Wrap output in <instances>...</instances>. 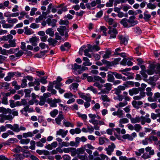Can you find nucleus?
Instances as JSON below:
<instances>
[{
	"label": "nucleus",
	"mask_w": 160,
	"mask_h": 160,
	"mask_svg": "<svg viewBox=\"0 0 160 160\" xmlns=\"http://www.w3.org/2000/svg\"><path fill=\"white\" fill-rule=\"evenodd\" d=\"M135 17L132 16L129 19L124 18L121 20L120 23L124 28H129L137 24L138 22L135 20Z\"/></svg>",
	"instance_id": "obj_1"
},
{
	"label": "nucleus",
	"mask_w": 160,
	"mask_h": 160,
	"mask_svg": "<svg viewBox=\"0 0 160 160\" xmlns=\"http://www.w3.org/2000/svg\"><path fill=\"white\" fill-rule=\"evenodd\" d=\"M8 128L14 132H18L21 131H25L26 128L23 126H19L18 124H14L13 125L9 124Z\"/></svg>",
	"instance_id": "obj_2"
},
{
	"label": "nucleus",
	"mask_w": 160,
	"mask_h": 160,
	"mask_svg": "<svg viewBox=\"0 0 160 160\" xmlns=\"http://www.w3.org/2000/svg\"><path fill=\"white\" fill-rule=\"evenodd\" d=\"M87 81L89 82H95L96 81H99L102 83H104L105 80L103 79L102 78L98 76L95 75L93 77L89 76L87 77Z\"/></svg>",
	"instance_id": "obj_3"
},
{
	"label": "nucleus",
	"mask_w": 160,
	"mask_h": 160,
	"mask_svg": "<svg viewBox=\"0 0 160 160\" xmlns=\"http://www.w3.org/2000/svg\"><path fill=\"white\" fill-rule=\"evenodd\" d=\"M109 30L108 33L110 35V39L114 38L116 37L118 32L115 28H112L111 26L108 27Z\"/></svg>",
	"instance_id": "obj_4"
},
{
	"label": "nucleus",
	"mask_w": 160,
	"mask_h": 160,
	"mask_svg": "<svg viewBox=\"0 0 160 160\" xmlns=\"http://www.w3.org/2000/svg\"><path fill=\"white\" fill-rule=\"evenodd\" d=\"M92 122V123L94 125V129L96 130H100V127L98 126V125H102L105 124V123L103 120H94Z\"/></svg>",
	"instance_id": "obj_5"
},
{
	"label": "nucleus",
	"mask_w": 160,
	"mask_h": 160,
	"mask_svg": "<svg viewBox=\"0 0 160 160\" xmlns=\"http://www.w3.org/2000/svg\"><path fill=\"white\" fill-rule=\"evenodd\" d=\"M101 3L100 0H96V1H93L90 3H88L85 5L87 8L91 9L92 8L96 6L97 4H100Z\"/></svg>",
	"instance_id": "obj_6"
},
{
	"label": "nucleus",
	"mask_w": 160,
	"mask_h": 160,
	"mask_svg": "<svg viewBox=\"0 0 160 160\" xmlns=\"http://www.w3.org/2000/svg\"><path fill=\"white\" fill-rule=\"evenodd\" d=\"M112 84L109 83H107L104 85L105 89L101 90V92L102 93H108L112 88Z\"/></svg>",
	"instance_id": "obj_7"
},
{
	"label": "nucleus",
	"mask_w": 160,
	"mask_h": 160,
	"mask_svg": "<svg viewBox=\"0 0 160 160\" xmlns=\"http://www.w3.org/2000/svg\"><path fill=\"white\" fill-rule=\"evenodd\" d=\"M115 148V146L113 143H112L110 145H109L108 148H105V150L107 151V153L109 155H111L114 149Z\"/></svg>",
	"instance_id": "obj_8"
},
{
	"label": "nucleus",
	"mask_w": 160,
	"mask_h": 160,
	"mask_svg": "<svg viewBox=\"0 0 160 160\" xmlns=\"http://www.w3.org/2000/svg\"><path fill=\"white\" fill-rule=\"evenodd\" d=\"M142 91V89L141 87L138 88H133L129 90V95L131 96H133L134 94H138L140 91Z\"/></svg>",
	"instance_id": "obj_9"
},
{
	"label": "nucleus",
	"mask_w": 160,
	"mask_h": 160,
	"mask_svg": "<svg viewBox=\"0 0 160 160\" xmlns=\"http://www.w3.org/2000/svg\"><path fill=\"white\" fill-rule=\"evenodd\" d=\"M68 131L67 130L60 129L56 132V135L61 136L62 138H65L67 134Z\"/></svg>",
	"instance_id": "obj_10"
},
{
	"label": "nucleus",
	"mask_w": 160,
	"mask_h": 160,
	"mask_svg": "<svg viewBox=\"0 0 160 160\" xmlns=\"http://www.w3.org/2000/svg\"><path fill=\"white\" fill-rule=\"evenodd\" d=\"M57 21V20L55 19H51L50 18H48L46 20V22L48 25L51 26L52 28L56 26Z\"/></svg>",
	"instance_id": "obj_11"
},
{
	"label": "nucleus",
	"mask_w": 160,
	"mask_h": 160,
	"mask_svg": "<svg viewBox=\"0 0 160 160\" xmlns=\"http://www.w3.org/2000/svg\"><path fill=\"white\" fill-rule=\"evenodd\" d=\"M87 95H85L83 93H81L79 94L80 97L85 100L88 102H90L91 99V97L90 94H87Z\"/></svg>",
	"instance_id": "obj_12"
},
{
	"label": "nucleus",
	"mask_w": 160,
	"mask_h": 160,
	"mask_svg": "<svg viewBox=\"0 0 160 160\" xmlns=\"http://www.w3.org/2000/svg\"><path fill=\"white\" fill-rule=\"evenodd\" d=\"M119 39L120 40L121 44L126 45L128 43V37H125L122 35L118 36Z\"/></svg>",
	"instance_id": "obj_13"
},
{
	"label": "nucleus",
	"mask_w": 160,
	"mask_h": 160,
	"mask_svg": "<svg viewBox=\"0 0 160 160\" xmlns=\"http://www.w3.org/2000/svg\"><path fill=\"white\" fill-rule=\"evenodd\" d=\"M53 82H49V85L48 86L47 90L49 92H50L52 94H55L57 93V91L53 89Z\"/></svg>",
	"instance_id": "obj_14"
},
{
	"label": "nucleus",
	"mask_w": 160,
	"mask_h": 160,
	"mask_svg": "<svg viewBox=\"0 0 160 160\" xmlns=\"http://www.w3.org/2000/svg\"><path fill=\"white\" fill-rule=\"evenodd\" d=\"M132 103L134 108L138 109L139 108V106L143 104V102L142 101H140L133 100L132 101Z\"/></svg>",
	"instance_id": "obj_15"
},
{
	"label": "nucleus",
	"mask_w": 160,
	"mask_h": 160,
	"mask_svg": "<svg viewBox=\"0 0 160 160\" xmlns=\"http://www.w3.org/2000/svg\"><path fill=\"white\" fill-rule=\"evenodd\" d=\"M88 116L90 118V120L89 121V122L92 123V121H93L94 120H96L95 119L96 118H97L99 120H100L101 119V117L98 115H96L95 114H88Z\"/></svg>",
	"instance_id": "obj_16"
},
{
	"label": "nucleus",
	"mask_w": 160,
	"mask_h": 160,
	"mask_svg": "<svg viewBox=\"0 0 160 160\" xmlns=\"http://www.w3.org/2000/svg\"><path fill=\"white\" fill-rule=\"evenodd\" d=\"M11 112L12 110L10 108H6L3 107H0V113H2L3 114H6L7 113L11 114Z\"/></svg>",
	"instance_id": "obj_17"
},
{
	"label": "nucleus",
	"mask_w": 160,
	"mask_h": 160,
	"mask_svg": "<svg viewBox=\"0 0 160 160\" xmlns=\"http://www.w3.org/2000/svg\"><path fill=\"white\" fill-rule=\"evenodd\" d=\"M39 41V39L36 37H33L29 39V41L32 45L35 46L37 45V42Z\"/></svg>",
	"instance_id": "obj_18"
},
{
	"label": "nucleus",
	"mask_w": 160,
	"mask_h": 160,
	"mask_svg": "<svg viewBox=\"0 0 160 160\" xmlns=\"http://www.w3.org/2000/svg\"><path fill=\"white\" fill-rule=\"evenodd\" d=\"M143 19L146 21L148 22L150 20L151 15L148 11H145L144 12Z\"/></svg>",
	"instance_id": "obj_19"
},
{
	"label": "nucleus",
	"mask_w": 160,
	"mask_h": 160,
	"mask_svg": "<svg viewBox=\"0 0 160 160\" xmlns=\"http://www.w3.org/2000/svg\"><path fill=\"white\" fill-rule=\"evenodd\" d=\"M64 119L63 115L62 114L59 113L58 117L55 118L56 123L58 125H60L61 121Z\"/></svg>",
	"instance_id": "obj_20"
},
{
	"label": "nucleus",
	"mask_w": 160,
	"mask_h": 160,
	"mask_svg": "<svg viewBox=\"0 0 160 160\" xmlns=\"http://www.w3.org/2000/svg\"><path fill=\"white\" fill-rule=\"evenodd\" d=\"M112 72H108L107 76V80L110 82H112L114 80V78L113 76V74L112 73Z\"/></svg>",
	"instance_id": "obj_21"
},
{
	"label": "nucleus",
	"mask_w": 160,
	"mask_h": 160,
	"mask_svg": "<svg viewBox=\"0 0 160 160\" xmlns=\"http://www.w3.org/2000/svg\"><path fill=\"white\" fill-rule=\"evenodd\" d=\"M78 84L77 83H73L71 84L70 86V89L71 90H73V92H75L78 90Z\"/></svg>",
	"instance_id": "obj_22"
},
{
	"label": "nucleus",
	"mask_w": 160,
	"mask_h": 160,
	"mask_svg": "<svg viewBox=\"0 0 160 160\" xmlns=\"http://www.w3.org/2000/svg\"><path fill=\"white\" fill-rule=\"evenodd\" d=\"M141 124L142 125H144L145 122L150 123L151 122V120L149 118L143 116H141Z\"/></svg>",
	"instance_id": "obj_23"
},
{
	"label": "nucleus",
	"mask_w": 160,
	"mask_h": 160,
	"mask_svg": "<svg viewBox=\"0 0 160 160\" xmlns=\"http://www.w3.org/2000/svg\"><path fill=\"white\" fill-rule=\"evenodd\" d=\"M131 122L132 123H139L140 122H141V117L138 116L136 117L135 118H132Z\"/></svg>",
	"instance_id": "obj_24"
},
{
	"label": "nucleus",
	"mask_w": 160,
	"mask_h": 160,
	"mask_svg": "<svg viewBox=\"0 0 160 160\" xmlns=\"http://www.w3.org/2000/svg\"><path fill=\"white\" fill-rule=\"evenodd\" d=\"M13 37L11 34H8L7 36H4L1 37L2 41H7L13 38Z\"/></svg>",
	"instance_id": "obj_25"
},
{
	"label": "nucleus",
	"mask_w": 160,
	"mask_h": 160,
	"mask_svg": "<svg viewBox=\"0 0 160 160\" xmlns=\"http://www.w3.org/2000/svg\"><path fill=\"white\" fill-rule=\"evenodd\" d=\"M149 141L150 142H152V141L154 142L155 144L156 145H157L159 142V141H158V138L156 136H150L149 138Z\"/></svg>",
	"instance_id": "obj_26"
},
{
	"label": "nucleus",
	"mask_w": 160,
	"mask_h": 160,
	"mask_svg": "<svg viewBox=\"0 0 160 160\" xmlns=\"http://www.w3.org/2000/svg\"><path fill=\"white\" fill-rule=\"evenodd\" d=\"M46 33L50 37H53L54 35V31L52 28H49L47 29L45 31Z\"/></svg>",
	"instance_id": "obj_27"
},
{
	"label": "nucleus",
	"mask_w": 160,
	"mask_h": 160,
	"mask_svg": "<svg viewBox=\"0 0 160 160\" xmlns=\"http://www.w3.org/2000/svg\"><path fill=\"white\" fill-rule=\"evenodd\" d=\"M18 21V19L16 18H7V21L8 23L13 25L14 23H17Z\"/></svg>",
	"instance_id": "obj_28"
},
{
	"label": "nucleus",
	"mask_w": 160,
	"mask_h": 160,
	"mask_svg": "<svg viewBox=\"0 0 160 160\" xmlns=\"http://www.w3.org/2000/svg\"><path fill=\"white\" fill-rule=\"evenodd\" d=\"M48 41L50 45H52L53 46H54L55 44L58 42L57 41L53 39L52 38H49L48 39Z\"/></svg>",
	"instance_id": "obj_29"
},
{
	"label": "nucleus",
	"mask_w": 160,
	"mask_h": 160,
	"mask_svg": "<svg viewBox=\"0 0 160 160\" xmlns=\"http://www.w3.org/2000/svg\"><path fill=\"white\" fill-rule=\"evenodd\" d=\"M53 84L55 85V88L57 89H59L61 87L63 86L62 83L60 82H57V81H53Z\"/></svg>",
	"instance_id": "obj_30"
},
{
	"label": "nucleus",
	"mask_w": 160,
	"mask_h": 160,
	"mask_svg": "<svg viewBox=\"0 0 160 160\" xmlns=\"http://www.w3.org/2000/svg\"><path fill=\"white\" fill-rule=\"evenodd\" d=\"M127 104V102L126 101H124L123 102H119L115 106V107L117 108H122L126 106Z\"/></svg>",
	"instance_id": "obj_31"
},
{
	"label": "nucleus",
	"mask_w": 160,
	"mask_h": 160,
	"mask_svg": "<svg viewBox=\"0 0 160 160\" xmlns=\"http://www.w3.org/2000/svg\"><path fill=\"white\" fill-rule=\"evenodd\" d=\"M152 148L149 147H148L145 148L146 151L147 152H149V154L150 155H153L154 154V150H151Z\"/></svg>",
	"instance_id": "obj_32"
},
{
	"label": "nucleus",
	"mask_w": 160,
	"mask_h": 160,
	"mask_svg": "<svg viewBox=\"0 0 160 160\" xmlns=\"http://www.w3.org/2000/svg\"><path fill=\"white\" fill-rule=\"evenodd\" d=\"M122 138L124 139H128V140L131 141L133 140V138L131 136V135L128 134L124 135L122 136Z\"/></svg>",
	"instance_id": "obj_33"
},
{
	"label": "nucleus",
	"mask_w": 160,
	"mask_h": 160,
	"mask_svg": "<svg viewBox=\"0 0 160 160\" xmlns=\"http://www.w3.org/2000/svg\"><path fill=\"white\" fill-rule=\"evenodd\" d=\"M102 62L103 64H106L108 67L112 66L113 65V63L112 62H110L104 59L102 60Z\"/></svg>",
	"instance_id": "obj_34"
},
{
	"label": "nucleus",
	"mask_w": 160,
	"mask_h": 160,
	"mask_svg": "<svg viewBox=\"0 0 160 160\" xmlns=\"http://www.w3.org/2000/svg\"><path fill=\"white\" fill-rule=\"evenodd\" d=\"M16 40L15 39L10 40L8 41V42L11 47H15L16 46Z\"/></svg>",
	"instance_id": "obj_35"
},
{
	"label": "nucleus",
	"mask_w": 160,
	"mask_h": 160,
	"mask_svg": "<svg viewBox=\"0 0 160 160\" xmlns=\"http://www.w3.org/2000/svg\"><path fill=\"white\" fill-rule=\"evenodd\" d=\"M152 2H149L147 4V8L153 10L156 8V5L152 3Z\"/></svg>",
	"instance_id": "obj_36"
},
{
	"label": "nucleus",
	"mask_w": 160,
	"mask_h": 160,
	"mask_svg": "<svg viewBox=\"0 0 160 160\" xmlns=\"http://www.w3.org/2000/svg\"><path fill=\"white\" fill-rule=\"evenodd\" d=\"M70 152L71 153V155L74 156L77 154V151L75 148H71Z\"/></svg>",
	"instance_id": "obj_37"
},
{
	"label": "nucleus",
	"mask_w": 160,
	"mask_h": 160,
	"mask_svg": "<svg viewBox=\"0 0 160 160\" xmlns=\"http://www.w3.org/2000/svg\"><path fill=\"white\" fill-rule=\"evenodd\" d=\"M58 110L54 109L50 112V115L52 117L55 118L58 114Z\"/></svg>",
	"instance_id": "obj_38"
},
{
	"label": "nucleus",
	"mask_w": 160,
	"mask_h": 160,
	"mask_svg": "<svg viewBox=\"0 0 160 160\" xmlns=\"http://www.w3.org/2000/svg\"><path fill=\"white\" fill-rule=\"evenodd\" d=\"M25 29L24 33L27 35H29L31 34L32 32L30 29H28V27H25L24 28Z\"/></svg>",
	"instance_id": "obj_39"
},
{
	"label": "nucleus",
	"mask_w": 160,
	"mask_h": 160,
	"mask_svg": "<svg viewBox=\"0 0 160 160\" xmlns=\"http://www.w3.org/2000/svg\"><path fill=\"white\" fill-rule=\"evenodd\" d=\"M63 124L66 127H74V125L72 124L68 121H63Z\"/></svg>",
	"instance_id": "obj_40"
},
{
	"label": "nucleus",
	"mask_w": 160,
	"mask_h": 160,
	"mask_svg": "<svg viewBox=\"0 0 160 160\" xmlns=\"http://www.w3.org/2000/svg\"><path fill=\"white\" fill-rule=\"evenodd\" d=\"M134 129L137 132H139L142 128V127L139 124H136L134 126Z\"/></svg>",
	"instance_id": "obj_41"
},
{
	"label": "nucleus",
	"mask_w": 160,
	"mask_h": 160,
	"mask_svg": "<svg viewBox=\"0 0 160 160\" xmlns=\"http://www.w3.org/2000/svg\"><path fill=\"white\" fill-rule=\"evenodd\" d=\"M146 72L148 75H152L155 72V68L154 67H152L149 69L147 70Z\"/></svg>",
	"instance_id": "obj_42"
},
{
	"label": "nucleus",
	"mask_w": 160,
	"mask_h": 160,
	"mask_svg": "<svg viewBox=\"0 0 160 160\" xmlns=\"http://www.w3.org/2000/svg\"><path fill=\"white\" fill-rule=\"evenodd\" d=\"M87 90H89L92 92L94 93V94H96L97 93L98 91L97 90V89L94 88L93 86H90V87H88L87 89Z\"/></svg>",
	"instance_id": "obj_43"
},
{
	"label": "nucleus",
	"mask_w": 160,
	"mask_h": 160,
	"mask_svg": "<svg viewBox=\"0 0 160 160\" xmlns=\"http://www.w3.org/2000/svg\"><path fill=\"white\" fill-rule=\"evenodd\" d=\"M33 133L31 132H28L27 133H24L22 134L23 138H27L28 137H31L33 136Z\"/></svg>",
	"instance_id": "obj_44"
},
{
	"label": "nucleus",
	"mask_w": 160,
	"mask_h": 160,
	"mask_svg": "<svg viewBox=\"0 0 160 160\" xmlns=\"http://www.w3.org/2000/svg\"><path fill=\"white\" fill-rule=\"evenodd\" d=\"M78 116L79 117L81 118L84 121H85L86 120L87 118V116L85 114H82L80 113L79 112H78L77 113Z\"/></svg>",
	"instance_id": "obj_45"
},
{
	"label": "nucleus",
	"mask_w": 160,
	"mask_h": 160,
	"mask_svg": "<svg viewBox=\"0 0 160 160\" xmlns=\"http://www.w3.org/2000/svg\"><path fill=\"white\" fill-rule=\"evenodd\" d=\"M47 76H44L42 77L40 79L39 82L43 84H46L48 82V81L46 80L47 79Z\"/></svg>",
	"instance_id": "obj_46"
},
{
	"label": "nucleus",
	"mask_w": 160,
	"mask_h": 160,
	"mask_svg": "<svg viewBox=\"0 0 160 160\" xmlns=\"http://www.w3.org/2000/svg\"><path fill=\"white\" fill-rule=\"evenodd\" d=\"M152 89L150 87H148L146 88V91H147L146 94L147 96L149 97H152V93L151 92Z\"/></svg>",
	"instance_id": "obj_47"
},
{
	"label": "nucleus",
	"mask_w": 160,
	"mask_h": 160,
	"mask_svg": "<svg viewBox=\"0 0 160 160\" xmlns=\"http://www.w3.org/2000/svg\"><path fill=\"white\" fill-rule=\"evenodd\" d=\"M64 96L65 98H69L75 96V95H73L71 92H68L65 93Z\"/></svg>",
	"instance_id": "obj_48"
},
{
	"label": "nucleus",
	"mask_w": 160,
	"mask_h": 160,
	"mask_svg": "<svg viewBox=\"0 0 160 160\" xmlns=\"http://www.w3.org/2000/svg\"><path fill=\"white\" fill-rule=\"evenodd\" d=\"M158 78L157 76H154L152 77H150L149 78V80L151 83L155 82L158 79Z\"/></svg>",
	"instance_id": "obj_49"
},
{
	"label": "nucleus",
	"mask_w": 160,
	"mask_h": 160,
	"mask_svg": "<svg viewBox=\"0 0 160 160\" xmlns=\"http://www.w3.org/2000/svg\"><path fill=\"white\" fill-rule=\"evenodd\" d=\"M101 98L104 102H109L110 99L106 95H102L101 96Z\"/></svg>",
	"instance_id": "obj_50"
},
{
	"label": "nucleus",
	"mask_w": 160,
	"mask_h": 160,
	"mask_svg": "<svg viewBox=\"0 0 160 160\" xmlns=\"http://www.w3.org/2000/svg\"><path fill=\"white\" fill-rule=\"evenodd\" d=\"M129 122V120L126 118L121 119L119 121V123L125 124Z\"/></svg>",
	"instance_id": "obj_51"
},
{
	"label": "nucleus",
	"mask_w": 160,
	"mask_h": 160,
	"mask_svg": "<svg viewBox=\"0 0 160 160\" xmlns=\"http://www.w3.org/2000/svg\"><path fill=\"white\" fill-rule=\"evenodd\" d=\"M144 152V148H141L138 150V151L135 152L136 154L138 156H140Z\"/></svg>",
	"instance_id": "obj_52"
},
{
	"label": "nucleus",
	"mask_w": 160,
	"mask_h": 160,
	"mask_svg": "<svg viewBox=\"0 0 160 160\" xmlns=\"http://www.w3.org/2000/svg\"><path fill=\"white\" fill-rule=\"evenodd\" d=\"M0 53L1 54L4 55H8L7 54V50L4 49H2L1 47H0Z\"/></svg>",
	"instance_id": "obj_53"
},
{
	"label": "nucleus",
	"mask_w": 160,
	"mask_h": 160,
	"mask_svg": "<svg viewBox=\"0 0 160 160\" xmlns=\"http://www.w3.org/2000/svg\"><path fill=\"white\" fill-rule=\"evenodd\" d=\"M87 129L88 130V132L91 134L93 132L94 128V127H93L92 126H88L87 127Z\"/></svg>",
	"instance_id": "obj_54"
},
{
	"label": "nucleus",
	"mask_w": 160,
	"mask_h": 160,
	"mask_svg": "<svg viewBox=\"0 0 160 160\" xmlns=\"http://www.w3.org/2000/svg\"><path fill=\"white\" fill-rule=\"evenodd\" d=\"M39 46L42 49H43L47 47V49H48L49 47L48 45H46V44L44 42H41L39 44Z\"/></svg>",
	"instance_id": "obj_55"
},
{
	"label": "nucleus",
	"mask_w": 160,
	"mask_h": 160,
	"mask_svg": "<svg viewBox=\"0 0 160 160\" xmlns=\"http://www.w3.org/2000/svg\"><path fill=\"white\" fill-rule=\"evenodd\" d=\"M27 80L25 78L23 79L22 80V83L21 84V87L22 88H24L27 86Z\"/></svg>",
	"instance_id": "obj_56"
},
{
	"label": "nucleus",
	"mask_w": 160,
	"mask_h": 160,
	"mask_svg": "<svg viewBox=\"0 0 160 160\" xmlns=\"http://www.w3.org/2000/svg\"><path fill=\"white\" fill-rule=\"evenodd\" d=\"M30 143L31 144V146L29 147V148L32 150H34L35 147V141H31L30 142Z\"/></svg>",
	"instance_id": "obj_57"
},
{
	"label": "nucleus",
	"mask_w": 160,
	"mask_h": 160,
	"mask_svg": "<svg viewBox=\"0 0 160 160\" xmlns=\"http://www.w3.org/2000/svg\"><path fill=\"white\" fill-rule=\"evenodd\" d=\"M59 22L60 25H68L69 23L68 21L67 20H63L62 19L60 20Z\"/></svg>",
	"instance_id": "obj_58"
},
{
	"label": "nucleus",
	"mask_w": 160,
	"mask_h": 160,
	"mask_svg": "<svg viewBox=\"0 0 160 160\" xmlns=\"http://www.w3.org/2000/svg\"><path fill=\"white\" fill-rule=\"evenodd\" d=\"M60 146L62 147H68L69 146V143L66 142H63L61 143H59Z\"/></svg>",
	"instance_id": "obj_59"
},
{
	"label": "nucleus",
	"mask_w": 160,
	"mask_h": 160,
	"mask_svg": "<svg viewBox=\"0 0 160 160\" xmlns=\"http://www.w3.org/2000/svg\"><path fill=\"white\" fill-rule=\"evenodd\" d=\"M118 116L119 118H121L123 117V111L122 110L118 109L117 111Z\"/></svg>",
	"instance_id": "obj_60"
},
{
	"label": "nucleus",
	"mask_w": 160,
	"mask_h": 160,
	"mask_svg": "<svg viewBox=\"0 0 160 160\" xmlns=\"http://www.w3.org/2000/svg\"><path fill=\"white\" fill-rule=\"evenodd\" d=\"M29 139H22L21 140L20 142L22 144H27L30 142Z\"/></svg>",
	"instance_id": "obj_61"
},
{
	"label": "nucleus",
	"mask_w": 160,
	"mask_h": 160,
	"mask_svg": "<svg viewBox=\"0 0 160 160\" xmlns=\"http://www.w3.org/2000/svg\"><path fill=\"white\" fill-rule=\"evenodd\" d=\"M100 108V105L98 103H96L94 106L92 108V109L93 110L96 111L97 110L99 109Z\"/></svg>",
	"instance_id": "obj_62"
},
{
	"label": "nucleus",
	"mask_w": 160,
	"mask_h": 160,
	"mask_svg": "<svg viewBox=\"0 0 160 160\" xmlns=\"http://www.w3.org/2000/svg\"><path fill=\"white\" fill-rule=\"evenodd\" d=\"M93 86L98 88L99 89H101L102 87V85H101L98 82H95L93 84Z\"/></svg>",
	"instance_id": "obj_63"
},
{
	"label": "nucleus",
	"mask_w": 160,
	"mask_h": 160,
	"mask_svg": "<svg viewBox=\"0 0 160 160\" xmlns=\"http://www.w3.org/2000/svg\"><path fill=\"white\" fill-rule=\"evenodd\" d=\"M84 148L85 149L86 148H88V149L91 150H93L94 149V148L89 143H88L85 145L84 146Z\"/></svg>",
	"instance_id": "obj_64"
}]
</instances>
